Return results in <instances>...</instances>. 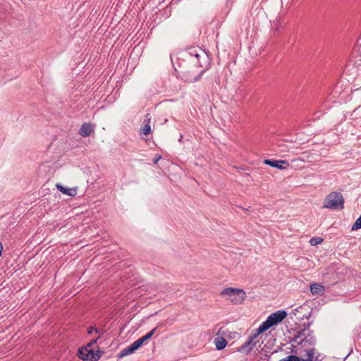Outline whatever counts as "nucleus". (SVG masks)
Returning a JSON list of instances; mask_svg holds the SVG:
<instances>
[{
    "label": "nucleus",
    "instance_id": "f257e3e1",
    "mask_svg": "<svg viewBox=\"0 0 361 361\" xmlns=\"http://www.w3.org/2000/svg\"><path fill=\"white\" fill-rule=\"evenodd\" d=\"M220 296L233 305H241L245 301L246 293L240 288H226L221 290Z\"/></svg>",
    "mask_w": 361,
    "mask_h": 361
},
{
    "label": "nucleus",
    "instance_id": "f03ea898",
    "mask_svg": "<svg viewBox=\"0 0 361 361\" xmlns=\"http://www.w3.org/2000/svg\"><path fill=\"white\" fill-rule=\"evenodd\" d=\"M287 317V312L285 310H278L271 314L266 321L263 322L258 327V334H262L273 326L282 322Z\"/></svg>",
    "mask_w": 361,
    "mask_h": 361
},
{
    "label": "nucleus",
    "instance_id": "7ed1b4c3",
    "mask_svg": "<svg viewBox=\"0 0 361 361\" xmlns=\"http://www.w3.org/2000/svg\"><path fill=\"white\" fill-rule=\"evenodd\" d=\"M324 207L331 209H343L344 198L342 194L338 192L329 193L324 201Z\"/></svg>",
    "mask_w": 361,
    "mask_h": 361
},
{
    "label": "nucleus",
    "instance_id": "20e7f679",
    "mask_svg": "<svg viewBox=\"0 0 361 361\" xmlns=\"http://www.w3.org/2000/svg\"><path fill=\"white\" fill-rule=\"evenodd\" d=\"M97 339L92 340L86 347L79 350L78 356L85 361H97L100 358V354L98 351L94 352L92 348L93 345H96Z\"/></svg>",
    "mask_w": 361,
    "mask_h": 361
},
{
    "label": "nucleus",
    "instance_id": "39448f33",
    "mask_svg": "<svg viewBox=\"0 0 361 361\" xmlns=\"http://www.w3.org/2000/svg\"><path fill=\"white\" fill-rule=\"evenodd\" d=\"M260 334H258V328L255 332L248 338V340L243 344L239 348V351L245 352L246 353H250L254 347L256 345L257 342L255 340L257 338Z\"/></svg>",
    "mask_w": 361,
    "mask_h": 361
},
{
    "label": "nucleus",
    "instance_id": "423d86ee",
    "mask_svg": "<svg viewBox=\"0 0 361 361\" xmlns=\"http://www.w3.org/2000/svg\"><path fill=\"white\" fill-rule=\"evenodd\" d=\"M264 163L281 170L286 169L290 166L289 163L286 160L264 159Z\"/></svg>",
    "mask_w": 361,
    "mask_h": 361
},
{
    "label": "nucleus",
    "instance_id": "0eeeda50",
    "mask_svg": "<svg viewBox=\"0 0 361 361\" xmlns=\"http://www.w3.org/2000/svg\"><path fill=\"white\" fill-rule=\"evenodd\" d=\"M201 76L200 71L194 73L192 71H185L183 73L182 78L187 82H194L197 81Z\"/></svg>",
    "mask_w": 361,
    "mask_h": 361
},
{
    "label": "nucleus",
    "instance_id": "6e6552de",
    "mask_svg": "<svg viewBox=\"0 0 361 361\" xmlns=\"http://www.w3.org/2000/svg\"><path fill=\"white\" fill-rule=\"evenodd\" d=\"M56 187L61 192L70 197H75L78 193L77 187L65 188L59 183L56 185Z\"/></svg>",
    "mask_w": 361,
    "mask_h": 361
},
{
    "label": "nucleus",
    "instance_id": "1a4fd4ad",
    "mask_svg": "<svg viewBox=\"0 0 361 361\" xmlns=\"http://www.w3.org/2000/svg\"><path fill=\"white\" fill-rule=\"evenodd\" d=\"M94 130V125L90 123H85L82 125L79 133L82 137H87L90 135V134Z\"/></svg>",
    "mask_w": 361,
    "mask_h": 361
},
{
    "label": "nucleus",
    "instance_id": "9d476101",
    "mask_svg": "<svg viewBox=\"0 0 361 361\" xmlns=\"http://www.w3.org/2000/svg\"><path fill=\"white\" fill-rule=\"evenodd\" d=\"M310 292L312 295H322L325 293V288L324 286L315 283L310 286Z\"/></svg>",
    "mask_w": 361,
    "mask_h": 361
},
{
    "label": "nucleus",
    "instance_id": "9b49d317",
    "mask_svg": "<svg viewBox=\"0 0 361 361\" xmlns=\"http://www.w3.org/2000/svg\"><path fill=\"white\" fill-rule=\"evenodd\" d=\"M302 361H320L317 357H314V349H308L305 355L302 357Z\"/></svg>",
    "mask_w": 361,
    "mask_h": 361
},
{
    "label": "nucleus",
    "instance_id": "f8f14e48",
    "mask_svg": "<svg viewBox=\"0 0 361 361\" xmlns=\"http://www.w3.org/2000/svg\"><path fill=\"white\" fill-rule=\"evenodd\" d=\"M214 343L217 350H222L227 345V341L223 337H218L215 338Z\"/></svg>",
    "mask_w": 361,
    "mask_h": 361
},
{
    "label": "nucleus",
    "instance_id": "ddd939ff",
    "mask_svg": "<svg viewBox=\"0 0 361 361\" xmlns=\"http://www.w3.org/2000/svg\"><path fill=\"white\" fill-rule=\"evenodd\" d=\"M136 350L135 348H133V345L131 344L130 346L123 348L119 353V357H123L125 356H127L130 354L133 353Z\"/></svg>",
    "mask_w": 361,
    "mask_h": 361
},
{
    "label": "nucleus",
    "instance_id": "4468645a",
    "mask_svg": "<svg viewBox=\"0 0 361 361\" xmlns=\"http://www.w3.org/2000/svg\"><path fill=\"white\" fill-rule=\"evenodd\" d=\"M140 132L146 135L150 134L151 127L149 125V119H148L147 123H145V126L140 129Z\"/></svg>",
    "mask_w": 361,
    "mask_h": 361
},
{
    "label": "nucleus",
    "instance_id": "2eb2a0df",
    "mask_svg": "<svg viewBox=\"0 0 361 361\" xmlns=\"http://www.w3.org/2000/svg\"><path fill=\"white\" fill-rule=\"evenodd\" d=\"M157 327L154 328L152 330H151L149 332H148L145 336H142V338H139L142 343L148 339H149L155 333Z\"/></svg>",
    "mask_w": 361,
    "mask_h": 361
},
{
    "label": "nucleus",
    "instance_id": "dca6fc26",
    "mask_svg": "<svg viewBox=\"0 0 361 361\" xmlns=\"http://www.w3.org/2000/svg\"><path fill=\"white\" fill-rule=\"evenodd\" d=\"M323 240H324L323 238H322L320 237L312 238L310 240V243L311 245L315 246V245H317L322 243L323 242Z\"/></svg>",
    "mask_w": 361,
    "mask_h": 361
},
{
    "label": "nucleus",
    "instance_id": "f3484780",
    "mask_svg": "<svg viewBox=\"0 0 361 361\" xmlns=\"http://www.w3.org/2000/svg\"><path fill=\"white\" fill-rule=\"evenodd\" d=\"M283 361H302V357L296 355H289L283 359Z\"/></svg>",
    "mask_w": 361,
    "mask_h": 361
},
{
    "label": "nucleus",
    "instance_id": "a211bd4d",
    "mask_svg": "<svg viewBox=\"0 0 361 361\" xmlns=\"http://www.w3.org/2000/svg\"><path fill=\"white\" fill-rule=\"evenodd\" d=\"M361 228V216L356 220L355 224L352 226V230H358Z\"/></svg>",
    "mask_w": 361,
    "mask_h": 361
},
{
    "label": "nucleus",
    "instance_id": "6ab92c4d",
    "mask_svg": "<svg viewBox=\"0 0 361 361\" xmlns=\"http://www.w3.org/2000/svg\"><path fill=\"white\" fill-rule=\"evenodd\" d=\"M132 345L135 350H137L143 345V343L141 342L140 339H137V341L133 342Z\"/></svg>",
    "mask_w": 361,
    "mask_h": 361
},
{
    "label": "nucleus",
    "instance_id": "aec40b11",
    "mask_svg": "<svg viewBox=\"0 0 361 361\" xmlns=\"http://www.w3.org/2000/svg\"><path fill=\"white\" fill-rule=\"evenodd\" d=\"M94 331L96 333L98 332V330L96 329H94L93 327H90L87 331V334H90L92 333V331Z\"/></svg>",
    "mask_w": 361,
    "mask_h": 361
},
{
    "label": "nucleus",
    "instance_id": "412c9836",
    "mask_svg": "<svg viewBox=\"0 0 361 361\" xmlns=\"http://www.w3.org/2000/svg\"><path fill=\"white\" fill-rule=\"evenodd\" d=\"M160 158H161L160 156L155 157L154 159V163L157 164V162L160 159Z\"/></svg>",
    "mask_w": 361,
    "mask_h": 361
},
{
    "label": "nucleus",
    "instance_id": "4be33fe9",
    "mask_svg": "<svg viewBox=\"0 0 361 361\" xmlns=\"http://www.w3.org/2000/svg\"><path fill=\"white\" fill-rule=\"evenodd\" d=\"M195 56H196V58H198L200 56V55L198 54H196Z\"/></svg>",
    "mask_w": 361,
    "mask_h": 361
},
{
    "label": "nucleus",
    "instance_id": "5701e85b",
    "mask_svg": "<svg viewBox=\"0 0 361 361\" xmlns=\"http://www.w3.org/2000/svg\"><path fill=\"white\" fill-rule=\"evenodd\" d=\"M280 361H283V360H280Z\"/></svg>",
    "mask_w": 361,
    "mask_h": 361
}]
</instances>
